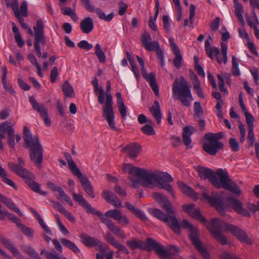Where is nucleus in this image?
<instances>
[{"label":"nucleus","instance_id":"26","mask_svg":"<svg viewBox=\"0 0 259 259\" xmlns=\"http://www.w3.org/2000/svg\"><path fill=\"white\" fill-rule=\"evenodd\" d=\"M122 151L132 158H136L140 153L141 147L137 143H132L124 147Z\"/></svg>","mask_w":259,"mask_h":259},{"label":"nucleus","instance_id":"27","mask_svg":"<svg viewBox=\"0 0 259 259\" xmlns=\"http://www.w3.org/2000/svg\"><path fill=\"white\" fill-rule=\"evenodd\" d=\"M34 175L32 173L30 176L26 177L24 179L26 183L29 186L31 189L35 193H39L41 195L45 196L47 193L42 191L40 189V185L33 181Z\"/></svg>","mask_w":259,"mask_h":259},{"label":"nucleus","instance_id":"15","mask_svg":"<svg viewBox=\"0 0 259 259\" xmlns=\"http://www.w3.org/2000/svg\"><path fill=\"white\" fill-rule=\"evenodd\" d=\"M205 138L208 141L203 144V149L210 155H215L218 151L224 146L221 142H217V140H214L211 135L207 136L205 135Z\"/></svg>","mask_w":259,"mask_h":259},{"label":"nucleus","instance_id":"55","mask_svg":"<svg viewBox=\"0 0 259 259\" xmlns=\"http://www.w3.org/2000/svg\"><path fill=\"white\" fill-rule=\"evenodd\" d=\"M194 112L195 115L198 118H200L203 115V109L200 103L198 102H195L194 104Z\"/></svg>","mask_w":259,"mask_h":259},{"label":"nucleus","instance_id":"12","mask_svg":"<svg viewBox=\"0 0 259 259\" xmlns=\"http://www.w3.org/2000/svg\"><path fill=\"white\" fill-rule=\"evenodd\" d=\"M149 243L152 246L153 250L161 259H171L172 255L177 253L179 248L175 246H170L165 249L163 245L159 244L155 240H149Z\"/></svg>","mask_w":259,"mask_h":259},{"label":"nucleus","instance_id":"64","mask_svg":"<svg viewBox=\"0 0 259 259\" xmlns=\"http://www.w3.org/2000/svg\"><path fill=\"white\" fill-rule=\"evenodd\" d=\"M221 259H241L232 253L225 251L220 255Z\"/></svg>","mask_w":259,"mask_h":259},{"label":"nucleus","instance_id":"37","mask_svg":"<svg viewBox=\"0 0 259 259\" xmlns=\"http://www.w3.org/2000/svg\"><path fill=\"white\" fill-rule=\"evenodd\" d=\"M234 3L235 13L238 20L242 24H244V20L243 19L242 13L243 9L241 4L239 2V0H233Z\"/></svg>","mask_w":259,"mask_h":259},{"label":"nucleus","instance_id":"23","mask_svg":"<svg viewBox=\"0 0 259 259\" xmlns=\"http://www.w3.org/2000/svg\"><path fill=\"white\" fill-rule=\"evenodd\" d=\"M227 200L238 213L246 217H250V213L247 210L242 206L241 202L238 200L233 197H228Z\"/></svg>","mask_w":259,"mask_h":259},{"label":"nucleus","instance_id":"61","mask_svg":"<svg viewBox=\"0 0 259 259\" xmlns=\"http://www.w3.org/2000/svg\"><path fill=\"white\" fill-rule=\"evenodd\" d=\"M229 145L233 151L237 152L239 150V145L235 138H231L229 139Z\"/></svg>","mask_w":259,"mask_h":259},{"label":"nucleus","instance_id":"6","mask_svg":"<svg viewBox=\"0 0 259 259\" xmlns=\"http://www.w3.org/2000/svg\"><path fill=\"white\" fill-rule=\"evenodd\" d=\"M219 224H220V225L216 227L215 230L219 234H220V235H219L220 237H213L222 245L226 244L228 243L227 238L222 233L224 230L229 231L241 242L247 244H252L251 240L249 238L246 232L238 227L232 224H227L220 219H219Z\"/></svg>","mask_w":259,"mask_h":259},{"label":"nucleus","instance_id":"45","mask_svg":"<svg viewBox=\"0 0 259 259\" xmlns=\"http://www.w3.org/2000/svg\"><path fill=\"white\" fill-rule=\"evenodd\" d=\"M8 217L13 223H15L18 226L19 224H20V220L16 218L14 214L9 213L7 210L5 211H0V220H5L6 218Z\"/></svg>","mask_w":259,"mask_h":259},{"label":"nucleus","instance_id":"62","mask_svg":"<svg viewBox=\"0 0 259 259\" xmlns=\"http://www.w3.org/2000/svg\"><path fill=\"white\" fill-rule=\"evenodd\" d=\"M40 254H45L47 259H61L58 254H57L55 252H49L46 250H42L40 252Z\"/></svg>","mask_w":259,"mask_h":259},{"label":"nucleus","instance_id":"51","mask_svg":"<svg viewBox=\"0 0 259 259\" xmlns=\"http://www.w3.org/2000/svg\"><path fill=\"white\" fill-rule=\"evenodd\" d=\"M245 17L247 24L250 28H253L254 30L255 29L258 28V26L259 25V21L258 19H257V22H256L255 19H254V18L251 17L247 13L245 14Z\"/></svg>","mask_w":259,"mask_h":259},{"label":"nucleus","instance_id":"14","mask_svg":"<svg viewBox=\"0 0 259 259\" xmlns=\"http://www.w3.org/2000/svg\"><path fill=\"white\" fill-rule=\"evenodd\" d=\"M138 62L141 68V72L143 77L149 82L150 87L157 97H159V88L156 81V75L153 72L148 74L144 67V62L143 60L139 56H137Z\"/></svg>","mask_w":259,"mask_h":259},{"label":"nucleus","instance_id":"25","mask_svg":"<svg viewBox=\"0 0 259 259\" xmlns=\"http://www.w3.org/2000/svg\"><path fill=\"white\" fill-rule=\"evenodd\" d=\"M80 239L82 243L88 247L97 246L99 247V249H103V244L98 239L92 237L85 234H83L80 236Z\"/></svg>","mask_w":259,"mask_h":259},{"label":"nucleus","instance_id":"36","mask_svg":"<svg viewBox=\"0 0 259 259\" xmlns=\"http://www.w3.org/2000/svg\"><path fill=\"white\" fill-rule=\"evenodd\" d=\"M117 97V105L118 108V111L121 114L122 118L124 120L127 115L126 107H125L122 98L121 94L120 92L116 93Z\"/></svg>","mask_w":259,"mask_h":259},{"label":"nucleus","instance_id":"47","mask_svg":"<svg viewBox=\"0 0 259 259\" xmlns=\"http://www.w3.org/2000/svg\"><path fill=\"white\" fill-rule=\"evenodd\" d=\"M95 54L96 55L99 62L104 63L106 62V56L102 51L99 44H97L95 47Z\"/></svg>","mask_w":259,"mask_h":259},{"label":"nucleus","instance_id":"7","mask_svg":"<svg viewBox=\"0 0 259 259\" xmlns=\"http://www.w3.org/2000/svg\"><path fill=\"white\" fill-rule=\"evenodd\" d=\"M183 210L187 213L189 215L202 222L205 226L208 229L212 236L220 237V234H219L215 230L216 227L219 225V219L214 218L211 219L209 222L207 221L201 214L200 211L198 208H195V204H191L190 205H183L182 206Z\"/></svg>","mask_w":259,"mask_h":259},{"label":"nucleus","instance_id":"41","mask_svg":"<svg viewBox=\"0 0 259 259\" xmlns=\"http://www.w3.org/2000/svg\"><path fill=\"white\" fill-rule=\"evenodd\" d=\"M66 160L68 164L69 167L70 169L71 170L72 173L76 176L78 174L80 175L81 172L79 169L77 167L76 164L74 162L72 157L69 153H67L65 155Z\"/></svg>","mask_w":259,"mask_h":259},{"label":"nucleus","instance_id":"28","mask_svg":"<svg viewBox=\"0 0 259 259\" xmlns=\"http://www.w3.org/2000/svg\"><path fill=\"white\" fill-rule=\"evenodd\" d=\"M103 198L108 203L112 204L116 207H122V203L117 197L112 192L104 191L102 193Z\"/></svg>","mask_w":259,"mask_h":259},{"label":"nucleus","instance_id":"42","mask_svg":"<svg viewBox=\"0 0 259 259\" xmlns=\"http://www.w3.org/2000/svg\"><path fill=\"white\" fill-rule=\"evenodd\" d=\"M15 137L16 138V142H19L21 140V137L19 135L15 136L14 130L11 129L10 133H8L7 141L10 148L13 149H14L15 147Z\"/></svg>","mask_w":259,"mask_h":259},{"label":"nucleus","instance_id":"24","mask_svg":"<svg viewBox=\"0 0 259 259\" xmlns=\"http://www.w3.org/2000/svg\"><path fill=\"white\" fill-rule=\"evenodd\" d=\"M76 176L79 179L82 187L87 194L91 198H94L95 197V194L94 191V188L89 179L83 176L81 172L80 173V175L78 174Z\"/></svg>","mask_w":259,"mask_h":259},{"label":"nucleus","instance_id":"50","mask_svg":"<svg viewBox=\"0 0 259 259\" xmlns=\"http://www.w3.org/2000/svg\"><path fill=\"white\" fill-rule=\"evenodd\" d=\"M0 177H1L3 179V181L10 186L11 187L14 188L15 190L17 189L15 183L10 179H9L7 177V173L5 170L0 165Z\"/></svg>","mask_w":259,"mask_h":259},{"label":"nucleus","instance_id":"29","mask_svg":"<svg viewBox=\"0 0 259 259\" xmlns=\"http://www.w3.org/2000/svg\"><path fill=\"white\" fill-rule=\"evenodd\" d=\"M29 101L33 109L42 117L48 114V108L44 104L38 103L33 96L29 98Z\"/></svg>","mask_w":259,"mask_h":259},{"label":"nucleus","instance_id":"40","mask_svg":"<svg viewBox=\"0 0 259 259\" xmlns=\"http://www.w3.org/2000/svg\"><path fill=\"white\" fill-rule=\"evenodd\" d=\"M193 129V127L185 126L183 131V143L186 146H189L191 143V136L193 134L190 129Z\"/></svg>","mask_w":259,"mask_h":259},{"label":"nucleus","instance_id":"35","mask_svg":"<svg viewBox=\"0 0 259 259\" xmlns=\"http://www.w3.org/2000/svg\"><path fill=\"white\" fill-rule=\"evenodd\" d=\"M125 206L132 213L134 214L137 218L141 220L142 221L147 220V217L143 212L140 209L136 208L132 204L128 202L125 203Z\"/></svg>","mask_w":259,"mask_h":259},{"label":"nucleus","instance_id":"20","mask_svg":"<svg viewBox=\"0 0 259 259\" xmlns=\"http://www.w3.org/2000/svg\"><path fill=\"white\" fill-rule=\"evenodd\" d=\"M102 223L105 224L106 227L116 236L122 239L126 238V236L124 232L120 228L116 226L111 219L102 218L100 219Z\"/></svg>","mask_w":259,"mask_h":259},{"label":"nucleus","instance_id":"49","mask_svg":"<svg viewBox=\"0 0 259 259\" xmlns=\"http://www.w3.org/2000/svg\"><path fill=\"white\" fill-rule=\"evenodd\" d=\"M62 91L67 97H73L74 96V90L68 81H65L62 87Z\"/></svg>","mask_w":259,"mask_h":259},{"label":"nucleus","instance_id":"11","mask_svg":"<svg viewBox=\"0 0 259 259\" xmlns=\"http://www.w3.org/2000/svg\"><path fill=\"white\" fill-rule=\"evenodd\" d=\"M28 33L34 36V47L37 56L40 58L41 56L40 45H45L46 41L44 36V25L41 19L36 21V26L33 27L34 32L29 27Z\"/></svg>","mask_w":259,"mask_h":259},{"label":"nucleus","instance_id":"10","mask_svg":"<svg viewBox=\"0 0 259 259\" xmlns=\"http://www.w3.org/2000/svg\"><path fill=\"white\" fill-rule=\"evenodd\" d=\"M106 101H104V106L103 107V116L106 119L111 129L117 131L118 128L115 125L114 120V113L113 109V97L111 93V84L109 80L106 83L105 93Z\"/></svg>","mask_w":259,"mask_h":259},{"label":"nucleus","instance_id":"2","mask_svg":"<svg viewBox=\"0 0 259 259\" xmlns=\"http://www.w3.org/2000/svg\"><path fill=\"white\" fill-rule=\"evenodd\" d=\"M74 200L82 207H83L88 213L95 214L99 219L105 218L110 219L111 218L123 226H126L130 224V220L125 215L122 214L119 209H111L107 211L104 214L93 208L83 198L82 195L76 193H73Z\"/></svg>","mask_w":259,"mask_h":259},{"label":"nucleus","instance_id":"31","mask_svg":"<svg viewBox=\"0 0 259 259\" xmlns=\"http://www.w3.org/2000/svg\"><path fill=\"white\" fill-rule=\"evenodd\" d=\"M194 168L197 171L199 177L203 180L208 179L210 181L213 170L211 169L201 165L194 166Z\"/></svg>","mask_w":259,"mask_h":259},{"label":"nucleus","instance_id":"19","mask_svg":"<svg viewBox=\"0 0 259 259\" xmlns=\"http://www.w3.org/2000/svg\"><path fill=\"white\" fill-rule=\"evenodd\" d=\"M140 40L143 47L149 52L155 51L159 46L157 41H152L150 34L147 32L141 35Z\"/></svg>","mask_w":259,"mask_h":259},{"label":"nucleus","instance_id":"9","mask_svg":"<svg viewBox=\"0 0 259 259\" xmlns=\"http://www.w3.org/2000/svg\"><path fill=\"white\" fill-rule=\"evenodd\" d=\"M181 226L184 229H188L189 231V237L195 248L200 252L204 258L209 259V254L200 240L198 229L185 219L182 221Z\"/></svg>","mask_w":259,"mask_h":259},{"label":"nucleus","instance_id":"59","mask_svg":"<svg viewBox=\"0 0 259 259\" xmlns=\"http://www.w3.org/2000/svg\"><path fill=\"white\" fill-rule=\"evenodd\" d=\"M244 114L246 118V121L248 126V129H253V122L254 121V117L248 112H246Z\"/></svg>","mask_w":259,"mask_h":259},{"label":"nucleus","instance_id":"44","mask_svg":"<svg viewBox=\"0 0 259 259\" xmlns=\"http://www.w3.org/2000/svg\"><path fill=\"white\" fill-rule=\"evenodd\" d=\"M60 242L64 246L70 249L75 253H79L80 251V249L77 247L76 244L69 240L63 238L60 239Z\"/></svg>","mask_w":259,"mask_h":259},{"label":"nucleus","instance_id":"4","mask_svg":"<svg viewBox=\"0 0 259 259\" xmlns=\"http://www.w3.org/2000/svg\"><path fill=\"white\" fill-rule=\"evenodd\" d=\"M24 147L29 149L31 161L38 168H40L43 159V148L37 136L32 137L27 126L23 130Z\"/></svg>","mask_w":259,"mask_h":259},{"label":"nucleus","instance_id":"21","mask_svg":"<svg viewBox=\"0 0 259 259\" xmlns=\"http://www.w3.org/2000/svg\"><path fill=\"white\" fill-rule=\"evenodd\" d=\"M169 43L171 48L172 52L175 55V58L173 60L174 65L177 69H179L181 67L182 62L183 61L182 55L179 47L174 42L172 38L169 39Z\"/></svg>","mask_w":259,"mask_h":259},{"label":"nucleus","instance_id":"5","mask_svg":"<svg viewBox=\"0 0 259 259\" xmlns=\"http://www.w3.org/2000/svg\"><path fill=\"white\" fill-rule=\"evenodd\" d=\"M219 224H220V225L216 227L215 230L219 234H220V235H219L220 237H213L222 245L226 244L228 243L227 238L222 233L224 230L229 231L241 242L247 244H252L251 240L249 238L246 232L238 227L232 224H227L220 219H219Z\"/></svg>","mask_w":259,"mask_h":259},{"label":"nucleus","instance_id":"30","mask_svg":"<svg viewBox=\"0 0 259 259\" xmlns=\"http://www.w3.org/2000/svg\"><path fill=\"white\" fill-rule=\"evenodd\" d=\"M92 83L94 88V93L98 97V101L101 105L104 104L105 92L102 87H99L98 80L96 77L92 80Z\"/></svg>","mask_w":259,"mask_h":259},{"label":"nucleus","instance_id":"32","mask_svg":"<svg viewBox=\"0 0 259 259\" xmlns=\"http://www.w3.org/2000/svg\"><path fill=\"white\" fill-rule=\"evenodd\" d=\"M94 24L92 19L90 17L84 18L80 22V28L83 33L89 34L94 29Z\"/></svg>","mask_w":259,"mask_h":259},{"label":"nucleus","instance_id":"1","mask_svg":"<svg viewBox=\"0 0 259 259\" xmlns=\"http://www.w3.org/2000/svg\"><path fill=\"white\" fill-rule=\"evenodd\" d=\"M123 169L128 174L138 177L137 178L132 177L128 178L132 182V185L134 188H137L139 184L147 188L158 185L159 188L164 189L172 196H174L172 187L169 184L174 180L167 172H148L145 169L135 167L131 164H124Z\"/></svg>","mask_w":259,"mask_h":259},{"label":"nucleus","instance_id":"38","mask_svg":"<svg viewBox=\"0 0 259 259\" xmlns=\"http://www.w3.org/2000/svg\"><path fill=\"white\" fill-rule=\"evenodd\" d=\"M223 189L228 190L237 195H240L241 193V191L239 187L231 179L230 181H229L228 182H227Z\"/></svg>","mask_w":259,"mask_h":259},{"label":"nucleus","instance_id":"18","mask_svg":"<svg viewBox=\"0 0 259 259\" xmlns=\"http://www.w3.org/2000/svg\"><path fill=\"white\" fill-rule=\"evenodd\" d=\"M153 240L151 238H148L146 240V242L145 243L141 240H137L136 239H132L127 240L126 242L127 246L133 250L139 248L142 250H145L147 251H151L153 250V247L149 243V240Z\"/></svg>","mask_w":259,"mask_h":259},{"label":"nucleus","instance_id":"58","mask_svg":"<svg viewBox=\"0 0 259 259\" xmlns=\"http://www.w3.org/2000/svg\"><path fill=\"white\" fill-rule=\"evenodd\" d=\"M205 50L207 56L211 59H214V55H213V47L211 48L210 42L208 40H206L205 42Z\"/></svg>","mask_w":259,"mask_h":259},{"label":"nucleus","instance_id":"63","mask_svg":"<svg viewBox=\"0 0 259 259\" xmlns=\"http://www.w3.org/2000/svg\"><path fill=\"white\" fill-rule=\"evenodd\" d=\"M11 129H14L11 125H10L7 121L3 122L0 124V131L3 133H10Z\"/></svg>","mask_w":259,"mask_h":259},{"label":"nucleus","instance_id":"39","mask_svg":"<svg viewBox=\"0 0 259 259\" xmlns=\"http://www.w3.org/2000/svg\"><path fill=\"white\" fill-rule=\"evenodd\" d=\"M150 111L156 119L157 123L159 124L161 122V113L160 106L157 101L154 102V105L150 108Z\"/></svg>","mask_w":259,"mask_h":259},{"label":"nucleus","instance_id":"54","mask_svg":"<svg viewBox=\"0 0 259 259\" xmlns=\"http://www.w3.org/2000/svg\"><path fill=\"white\" fill-rule=\"evenodd\" d=\"M152 197L154 200L159 204H161L166 201L168 199L163 194L158 192H154L152 194Z\"/></svg>","mask_w":259,"mask_h":259},{"label":"nucleus","instance_id":"33","mask_svg":"<svg viewBox=\"0 0 259 259\" xmlns=\"http://www.w3.org/2000/svg\"><path fill=\"white\" fill-rule=\"evenodd\" d=\"M177 184L179 189L183 193L190 197L195 199H197L198 198V195L195 193L194 191L191 187L180 181H178Z\"/></svg>","mask_w":259,"mask_h":259},{"label":"nucleus","instance_id":"43","mask_svg":"<svg viewBox=\"0 0 259 259\" xmlns=\"http://www.w3.org/2000/svg\"><path fill=\"white\" fill-rule=\"evenodd\" d=\"M12 31L14 33V38L18 46L22 48L24 45V41L23 40L20 33L19 32L18 28L16 26L14 23L12 24Z\"/></svg>","mask_w":259,"mask_h":259},{"label":"nucleus","instance_id":"16","mask_svg":"<svg viewBox=\"0 0 259 259\" xmlns=\"http://www.w3.org/2000/svg\"><path fill=\"white\" fill-rule=\"evenodd\" d=\"M203 197L222 215L225 213L223 196L218 193H213L212 196H209L206 193H203Z\"/></svg>","mask_w":259,"mask_h":259},{"label":"nucleus","instance_id":"60","mask_svg":"<svg viewBox=\"0 0 259 259\" xmlns=\"http://www.w3.org/2000/svg\"><path fill=\"white\" fill-rule=\"evenodd\" d=\"M141 131L146 135L151 136L155 134V131L152 126L149 124H145L141 127Z\"/></svg>","mask_w":259,"mask_h":259},{"label":"nucleus","instance_id":"17","mask_svg":"<svg viewBox=\"0 0 259 259\" xmlns=\"http://www.w3.org/2000/svg\"><path fill=\"white\" fill-rule=\"evenodd\" d=\"M24 165V161L21 157L18 158V163L10 162L8 164L9 167L13 172L25 179L26 177L30 176L31 172L26 169Z\"/></svg>","mask_w":259,"mask_h":259},{"label":"nucleus","instance_id":"53","mask_svg":"<svg viewBox=\"0 0 259 259\" xmlns=\"http://www.w3.org/2000/svg\"><path fill=\"white\" fill-rule=\"evenodd\" d=\"M17 227L24 235L30 237H33V231L30 228L27 227L21 223L19 224Z\"/></svg>","mask_w":259,"mask_h":259},{"label":"nucleus","instance_id":"13","mask_svg":"<svg viewBox=\"0 0 259 259\" xmlns=\"http://www.w3.org/2000/svg\"><path fill=\"white\" fill-rule=\"evenodd\" d=\"M229 181L230 178L227 171L219 168L215 172L213 171L210 182L215 188H223Z\"/></svg>","mask_w":259,"mask_h":259},{"label":"nucleus","instance_id":"52","mask_svg":"<svg viewBox=\"0 0 259 259\" xmlns=\"http://www.w3.org/2000/svg\"><path fill=\"white\" fill-rule=\"evenodd\" d=\"M24 251L28 254L30 257L34 259H41L37 252L34 248L30 246H25L24 247Z\"/></svg>","mask_w":259,"mask_h":259},{"label":"nucleus","instance_id":"8","mask_svg":"<svg viewBox=\"0 0 259 259\" xmlns=\"http://www.w3.org/2000/svg\"><path fill=\"white\" fill-rule=\"evenodd\" d=\"M172 91L174 95H178V99L182 104L186 107L190 106V102L193 98L187 81L185 78L181 76L179 80L177 78L172 84Z\"/></svg>","mask_w":259,"mask_h":259},{"label":"nucleus","instance_id":"57","mask_svg":"<svg viewBox=\"0 0 259 259\" xmlns=\"http://www.w3.org/2000/svg\"><path fill=\"white\" fill-rule=\"evenodd\" d=\"M232 73L234 76H240V71L238 67V63L235 57H232Z\"/></svg>","mask_w":259,"mask_h":259},{"label":"nucleus","instance_id":"34","mask_svg":"<svg viewBox=\"0 0 259 259\" xmlns=\"http://www.w3.org/2000/svg\"><path fill=\"white\" fill-rule=\"evenodd\" d=\"M0 201L4 203L8 208L17 213L20 217L23 215L20 209L15 206L14 203L8 198L0 194Z\"/></svg>","mask_w":259,"mask_h":259},{"label":"nucleus","instance_id":"56","mask_svg":"<svg viewBox=\"0 0 259 259\" xmlns=\"http://www.w3.org/2000/svg\"><path fill=\"white\" fill-rule=\"evenodd\" d=\"M245 23L243 25L241 23V28H239L238 29V34L239 36L242 39H246L247 41H250V38L249 35L246 31V30L244 28Z\"/></svg>","mask_w":259,"mask_h":259},{"label":"nucleus","instance_id":"3","mask_svg":"<svg viewBox=\"0 0 259 259\" xmlns=\"http://www.w3.org/2000/svg\"><path fill=\"white\" fill-rule=\"evenodd\" d=\"M160 206L166 212L164 213L158 208H149L148 212L154 217L166 224L176 234L181 232V226L175 215V211L172 204L168 199Z\"/></svg>","mask_w":259,"mask_h":259},{"label":"nucleus","instance_id":"22","mask_svg":"<svg viewBox=\"0 0 259 259\" xmlns=\"http://www.w3.org/2000/svg\"><path fill=\"white\" fill-rule=\"evenodd\" d=\"M221 53L218 48L213 47V55L214 54L215 59L219 64H220L223 62L224 64H226L228 61L227 46L224 43H221Z\"/></svg>","mask_w":259,"mask_h":259},{"label":"nucleus","instance_id":"46","mask_svg":"<svg viewBox=\"0 0 259 259\" xmlns=\"http://www.w3.org/2000/svg\"><path fill=\"white\" fill-rule=\"evenodd\" d=\"M93 12L96 13L99 19L107 22L111 21L114 16V14L113 12L106 16L105 13L100 8H94Z\"/></svg>","mask_w":259,"mask_h":259},{"label":"nucleus","instance_id":"48","mask_svg":"<svg viewBox=\"0 0 259 259\" xmlns=\"http://www.w3.org/2000/svg\"><path fill=\"white\" fill-rule=\"evenodd\" d=\"M6 2V6L7 7H10L14 12L15 17L17 18L20 17V13L19 10V2L18 0H13L11 3L7 2V0H5Z\"/></svg>","mask_w":259,"mask_h":259}]
</instances>
